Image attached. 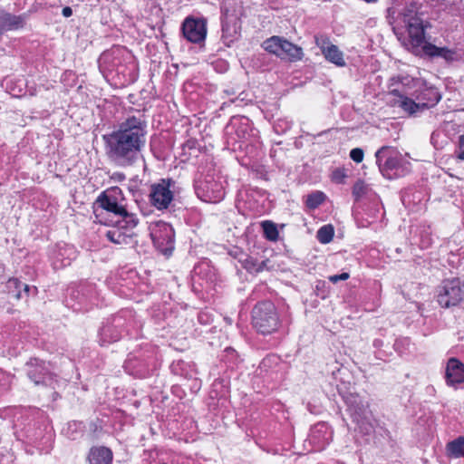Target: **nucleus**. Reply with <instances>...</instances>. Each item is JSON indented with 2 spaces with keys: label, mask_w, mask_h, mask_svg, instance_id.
Segmentation results:
<instances>
[{
  "label": "nucleus",
  "mask_w": 464,
  "mask_h": 464,
  "mask_svg": "<svg viewBox=\"0 0 464 464\" xmlns=\"http://www.w3.org/2000/svg\"><path fill=\"white\" fill-rule=\"evenodd\" d=\"M148 124L144 115L128 116L107 134L102 135L109 161L119 168L134 166L146 146Z\"/></svg>",
  "instance_id": "f257e3e1"
},
{
  "label": "nucleus",
  "mask_w": 464,
  "mask_h": 464,
  "mask_svg": "<svg viewBox=\"0 0 464 464\" xmlns=\"http://www.w3.org/2000/svg\"><path fill=\"white\" fill-rule=\"evenodd\" d=\"M426 7L418 2L409 5L403 13V21L407 25L409 50L423 59H441L446 63L459 61L460 56L456 49L437 46L427 39L426 32L432 27Z\"/></svg>",
  "instance_id": "f03ea898"
},
{
  "label": "nucleus",
  "mask_w": 464,
  "mask_h": 464,
  "mask_svg": "<svg viewBox=\"0 0 464 464\" xmlns=\"http://www.w3.org/2000/svg\"><path fill=\"white\" fill-rule=\"evenodd\" d=\"M345 377H350L346 369H338L336 372H333L337 392L345 403L353 421L362 432L368 434L373 429L369 401L356 392L354 384Z\"/></svg>",
  "instance_id": "7ed1b4c3"
},
{
  "label": "nucleus",
  "mask_w": 464,
  "mask_h": 464,
  "mask_svg": "<svg viewBox=\"0 0 464 464\" xmlns=\"http://www.w3.org/2000/svg\"><path fill=\"white\" fill-rule=\"evenodd\" d=\"M162 358L158 347L145 343L128 354L125 372L135 378L145 379L154 375L161 366Z\"/></svg>",
  "instance_id": "20e7f679"
},
{
  "label": "nucleus",
  "mask_w": 464,
  "mask_h": 464,
  "mask_svg": "<svg viewBox=\"0 0 464 464\" xmlns=\"http://www.w3.org/2000/svg\"><path fill=\"white\" fill-rule=\"evenodd\" d=\"M125 197L121 188L117 186L111 187L102 191L97 198L95 204L102 211L112 214L115 218V224L121 227L134 228L139 218L126 208Z\"/></svg>",
  "instance_id": "39448f33"
},
{
  "label": "nucleus",
  "mask_w": 464,
  "mask_h": 464,
  "mask_svg": "<svg viewBox=\"0 0 464 464\" xmlns=\"http://www.w3.org/2000/svg\"><path fill=\"white\" fill-rule=\"evenodd\" d=\"M137 324L135 312L129 308L121 309L102 323L98 331V342L102 346L116 343L124 334H129Z\"/></svg>",
  "instance_id": "423d86ee"
},
{
  "label": "nucleus",
  "mask_w": 464,
  "mask_h": 464,
  "mask_svg": "<svg viewBox=\"0 0 464 464\" xmlns=\"http://www.w3.org/2000/svg\"><path fill=\"white\" fill-rule=\"evenodd\" d=\"M198 174L194 179V190L197 197L208 203L219 202L225 196V189L220 177L216 174L212 160L205 167L199 166Z\"/></svg>",
  "instance_id": "0eeeda50"
},
{
  "label": "nucleus",
  "mask_w": 464,
  "mask_h": 464,
  "mask_svg": "<svg viewBox=\"0 0 464 464\" xmlns=\"http://www.w3.org/2000/svg\"><path fill=\"white\" fill-rule=\"evenodd\" d=\"M183 190L178 180L172 178L160 179L149 187V202L159 211L170 210L175 207V202L180 200Z\"/></svg>",
  "instance_id": "6e6552de"
},
{
  "label": "nucleus",
  "mask_w": 464,
  "mask_h": 464,
  "mask_svg": "<svg viewBox=\"0 0 464 464\" xmlns=\"http://www.w3.org/2000/svg\"><path fill=\"white\" fill-rule=\"evenodd\" d=\"M26 423L20 422L19 420L14 424L15 433L19 440H23L28 446L35 449L40 454H47L53 449V433L47 430V426L41 425L34 419L26 417Z\"/></svg>",
  "instance_id": "1a4fd4ad"
},
{
  "label": "nucleus",
  "mask_w": 464,
  "mask_h": 464,
  "mask_svg": "<svg viewBox=\"0 0 464 464\" xmlns=\"http://www.w3.org/2000/svg\"><path fill=\"white\" fill-rule=\"evenodd\" d=\"M375 159L380 173L387 179H396L411 172V163L393 147H381L375 152Z\"/></svg>",
  "instance_id": "9d476101"
},
{
  "label": "nucleus",
  "mask_w": 464,
  "mask_h": 464,
  "mask_svg": "<svg viewBox=\"0 0 464 464\" xmlns=\"http://www.w3.org/2000/svg\"><path fill=\"white\" fill-rule=\"evenodd\" d=\"M65 305L74 312H87L98 304L96 285L90 282L71 285L67 288Z\"/></svg>",
  "instance_id": "9b49d317"
},
{
  "label": "nucleus",
  "mask_w": 464,
  "mask_h": 464,
  "mask_svg": "<svg viewBox=\"0 0 464 464\" xmlns=\"http://www.w3.org/2000/svg\"><path fill=\"white\" fill-rule=\"evenodd\" d=\"M252 324L262 334L276 332L280 325V319L273 302H258L252 309Z\"/></svg>",
  "instance_id": "f8f14e48"
},
{
  "label": "nucleus",
  "mask_w": 464,
  "mask_h": 464,
  "mask_svg": "<svg viewBox=\"0 0 464 464\" xmlns=\"http://www.w3.org/2000/svg\"><path fill=\"white\" fill-rule=\"evenodd\" d=\"M436 300L442 308L459 305L464 301V280L459 277L443 279L437 287Z\"/></svg>",
  "instance_id": "ddd939ff"
},
{
  "label": "nucleus",
  "mask_w": 464,
  "mask_h": 464,
  "mask_svg": "<svg viewBox=\"0 0 464 464\" xmlns=\"http://www.w3.org/2000/svg\"><path fill=\"white\" fill-rule=\"evenodd\" d=\"M133 54L126 47L114 45L104 51L98 59L100 72L106 79H115L116 69Z\"/></svg>",
  "instance_id": "4468645a"
},
{
  "label": "nucleus",
  "mask_w": 464,
  "mask_h": 464,
  "mask_svg": "<svg viewBox=\"0 0 464 464\" xmlns=\"http://www.w3.org/2000/svg\"><path fill=\"white\" fill-rule=\"evenodd\" d=\"M154 246L162 254L172 253L175 245V232L170 224L159 220L150 226Z\"/></svg>",
  "instance_id": "2eb2a0df"
},
{
  "label": "nucleus",
  "mask_w": 464,
  "mask_h": 464,
  "mask_svg": "<svg viewBox=\"0 0 464 464\" xmlns=\"http://www.w3.org/2000/svg\"><path fill=\"white\" fill-rule=\"evenodd\" d=\"M25 372L35 385L52 386L56 382V375L52 372L50 363L38 358H31L25 363Z\"/></svg>",
  "instance_id": "dca6fc26"
},
{
  "label": "nucleus",
  "mask_w": 464,
  "mask_h": 464,
  "mask_svg": "<svg viewBox=\"0 0 464 464\" xmlns=\"http://www.w3.org/2000/svg\"><path fill=\"white\" fill-rule=\"evenodd\" d=\"M262 157L263 151L257 146L246 144L245 154H237L236 160L241 166L255 173L256 178L268 180L267 170L260 161Z\"/></svg>",
  "instance_id": "f3484780"
},
{
  "label": "nucleus",
  "mask_w": 464,
  "mask_h": 464,
  "mask_svg": "<svg viewBox=\"0 0 464 464\" xmlns=\"http://www.w3.org/2000/svg\"><path fill=\"white\" fill-rule=\"evenodd\" d=\"M183 37L189 43L200 44L207 36V20L204 17L187 16L180 27Z\"/></svg>",
  "instance_id": "a211bd4d"
},
{
  "label": "nucleus",
  "mask_w": 464,
  "mask_h": 464,
  "mask_svg": "<svg viewBox=\"0 0 464 464\" xmlns=\"http://www.w3.org/2000/svg\"><path fill=\"white\" fill-rule=\"evenodd\" d=\"M334 430L331 426L324 421L314 424L311 429L306 441L312 447L314 451L324 450L333 440Z\"/></svg>",
  "instance_id": "6ab92c4d"
},
{
  "label": "nucleus",
  "mask_w": 464,
  "mask_h": 464,
  "mask_svg": "<svg viewBox=\"0 0 464 464\" xmlns=\"http://www.w3.org/2000/svg\"><path fill=\"white\" fill-rule=\"evenodd\" d=\"M76 257V248L72 245L63 242L55 244L49 251V258L54 269H62L70 266Z\"/></svg>",
  "instance_id": "aec40b11"
},
{
  "label": "nucleus",
  "mask_w": 464,
  "mask_h": 464,
  "mask_svg": "<svg viewBox=\"0 0 464 464\" xmlns=\"http://www.w3.org/2000/svg\"><path fill=\"white\" fill-rule=\"evenodd\" d=\"M395 82H392L390 87V94L396 97L393 102V105L401 108L405 112H407L411 116L416 115L418 112H422V106L419 101L415 102L414 100L406 96L403 89L400 87H393L395 84L399 83V81H395V78L392 79Z\"/></svg>",
  "instance_id": "412c9836"
},
{
  "label": "nucleus",
  "mask_w": 464,
  "mask_h": 464,
  "mask_svg": "<svg viewBox=\"0 0 464 464\" xmlns=\"http://www.w3.org/2000/svg\"><path fill=\"white\" fill-rule=\"evenodd\" d=\"M236 128V135L239 140L234 139V152L243 153L246 151V145L251 144L248 142V138L252 136L253 129L251 128L250 120L246 117L240 115H234V129Z\"/></svg>",
  "instance_id": "4be33fe9"
},
{
  "label": "nucleus",
  "mask_w": 464,
  "mask_h": 464,
  "mask_svg": "<svg viewBox=\"0 0 464 464\" xmlns=\"http://www.w3.org/2000/svg\"><path fill=\"white\" fill-rule=\"evenodd\" d=\"M215 281V271L208 263H202L194 267L192 285L195 290H198V285L200 287L199 291H208Z\"/></svg>",
  "instance_id": "5701e85b"
},
{
  "label": "nucleus",
  "mask_w": 464,
  "mask_h": 464,
  "mask_svg": "<svg viewBox=\"0 0 464 464\" xmlns=\"http://www.w3.org/2000/svg\"><path fill=\"white\" fill-rule=\"evenodd\" d=\"M138 63L132 55L123 63L115 71V79L121 85H129L137 81L139 75Z\"/></svg>",
  "instance_id": "b1692460"
},
{
  "label": "nucleus",
  "mask_w": 464,
  "mask_h": 464,
  "mask_svg": "<svg viewBox=\"0 0 464 464\" xmlns=\"http://www.w3.org/2000/svg\"><path fill=\"white\" fill-rule=\"evenodd\" d=\"M445 381L448 386L457 388L464 382V363L458 358L448 360L445 369Z\"/></svg>",
  "instance_id": "393cba45"
},
{
  "label": "nucleus",
  "mask_w": 464,
  "mask_h": 464,
  "mask_svg": "<svg viewBox=\"0 0 464 464\" xmlns=\"http://www.w3.org/2000/svg\"><path fill=\"white\" fill-rule=\"evenodd\" d=\"M441 99V94L439 90L434 86H428L423 84L419 90L416 91V100L420 102L422 110L434 107Z\"/></svg>",
  "instance_id": "a878e982"
},
{
  "label": "nucleus",
  "mask_w": 464,
  "mask_h": 464,
  "mask_svg": "<svg viewBox=\"0 0 464 464\" xmlns=\"http://www.w3.org/2000/svg\"><path fill=\"white\" fill-rule=\"evenodd\" d=\"M89 464H112L113 452L105 446H92L87 454Z\"/></svg>",
  "instance_id": "bb28decb"
},
{
  "label": "nucleus",
  "mask_w": 464,
  "mask_h": 464,
  "mask_svg": "<svg viewBox=\"0 0 464 464\" xmlns=\"http://www.w3.org/2000/svg\"><path fill=\"white\" fill-rule=\"evenodd\" d=\"M24 14H14L4 12L0 14V32L15 31L23 28L25 24Z\"/></svg>",
  "instance_id": "cd10ccee"
},
{
  "label": "nucleus",
  "mask_w": 464,
  "mask_h": 464,
  "mask_svg": "<svg viewBox=\"0 0 464 464\" xmlns=\"http://www.w3.org/2000/svg\"><path fill=\"white\" fill-rule=\"evenodd\" d=\"M221 11V29H222V35L221 39L223 41V44L230 47L232 44V35L230 34V27H231V14H230V6L229 4H227L226 2H223L220 6Z\"/></svg>",
  "instance_id": "c85d7f7f"
},
{
  "label": "nucleus",
  "mask_w": 464,
  "mask_h": 464,
  "mask_svg": "<svg viewBox=\"0 0 464 464\" xmlns=\"http://www.w3.org/2000/svg\"><path fill=\"white\" fill-rule=\"evenodd\" d=\"M304 57L303 48L285 38L279 58L291 63L301 61Z\"/></svg>",
  "instance_id": "c756f323"
},
{
  "label": "nucleus",
  "mask_w": 464,
  "mask_h": 464,
  "mask_svg": "<svg viewBox=\"0 0 464 464\" xmlns=\"http://www.w3.org/2000/svg\"><path fill=\"white\" fill-rule=\"evenodd\" d=\"M362 212L371 219L370 222H375L384 215L382 204L377 197L364 204Z\"/></svg>",
  "instance_id": "7c9ffc66"
},
{
  "label": "nucleus",
  "mask_w": 464,
  "mask_h": 464,
  "mask_svg": "<svg viewBox=\"0 0 464 464\" xmlns=\"http://www.w3.org/2000/svg\"><path fill=\"white\" fill-rule=\"evenodd\" d=\"M445 452L450 459H464V435L449 441L446 444Z\"/></svg>",
  "instance_id": "2f4dec72"
},
{
  "label": "nucleus",
  "mask_w": 464,
  "mask_h": 464,
  "mask_svg": "<svg viewBox=\"0 0 464 464\" xmlns=\"http://www.w3.org/2000/svg\"><path fill=\"white\" fill-rule=\"evenodd\" d=\"M416 2H418L419 5H421V6H425L426 7L425 10H426V12H428L429 6H428V5H425L423 3L424 0H406L405 1V7L403 8L402 12L399 13L398 14H397V11H396V9L394 7L387 8V10H386V19H387L388 24H391V25H393L397 22V20H401L404 24L405 27L407 28V25H406V24L403 21V13L405 12L406 8L409 5H412L413 3H416Z\"/></svg>",
  "instance_id": "473e14b6"
},
{
  "label": "nucleus",
  "mask_w": 464,
  "mask_h": 464,
  "mask_svg": "<svg viewBox=\"0 0 464 464\" xmlns=\"http://www.w3.org/2000/svg\"><path fill=\"white\" fill-rule=\"evenodd\" d=\"M326 61L338 67L346 66V62L343 57V53L339 49L337 45H331L327 47L325 53H323Z\"/></svg>",
  "instance_id": "72a5a7b5"
},
{
  "label": "nucleus",
  "mask_w": 464,
  "mask_h": 464,
  "mask_svg": "<svg viewBox=\"0 0 464 464\" xmlns=\"http://www.w3.org/2000/svg\"><path fill=\"white\" fill-rule=\"evenodd\" d=\"M284 40L285 37L273 35L265 40L262 43L261 46L265 51L268 52L269 53L275 54L276 57H279L282 52Z\"/></svg>",
  "instance_id": "f704fd0d"
},
{
  "label": "nucleus",
  "mask_w": 464,
  "mask_h": 464,
  "mask_svg": "<svg viewBox=\"0 0 464 464\" xmlns=\"http://www.w3.org/2000/svg\"><path fill=\"white\" fill-rule=\"evenodd\" d=\"M263 231V237L270 241L276 242L279 238V231L277 225L272 220H263L260 223Z\"/></svg>",
  "instance_id": "c9c22d12"
},
{
  "label": "nucleus",
  "mask_w": 464,
  "mask_h": 464,
  "mask_svg": "<svg viewBox=\"0 0 464 464\" xmlns=\"http://www.w3.org/2000/svg\"><path fill=\"white\" fill-rule=\"evenodd\" d=\"M169 370L174 375L181 376L184 378L191 377V365L183 360L173 361L169 365Z\"/></svg>",
  "instance_id": "e433bc0d"
},
{
  "label": "nucleus",
  "mask_w": 464,
  "mask_h": 464,
  "mask_svg": "<svg viewBox=\"0 0 464 464\" xmlns=\"http://www.w3.org/2000/svg\"><path fill=\"white\" fill-rule=\"evenodd\" d=\"M419 246L421 249L429 248L432 243V232L430 226L421 225L418 227Z\"/></svg>",
  "instance_id": "4c0bfd02"
},
{
  "label": "nucleus",
  "mask_w": 464,
  "mask_h": 464,
  "mask_svg": "<svg viewBox=\"0 0 464 464\" xmlns=\"http://www.w3.org/2000/svg\"><path fill=\"white\" fill-rule=\"evenodd\" d=\"M116 227L110 229L106 232V237L112 243L123 244L127 242L128 236L121 229L130 230V228L121 227L115 224V221H111Z\"/></svg>",
  "instance_id": "58836bf2"
},
{
  "label": "nucleus",
  "mask_w": 464,
  "mask_h": 464,
  "mask_svg": "<svg viewBox=\"0 0 464 464\" xmlns=\"http://www.w3.org/2000/svg\"><path fill=\"white\" fill-rule=\"evenodd\" d=\"M279 361L280 358L275 354L267 355L261 361L258 366V374L263 375L265 373L266 375L269 374L270 372H274V368L279 364Z\"/></svg>",
  "instance_id": "ea45409f"
},
{
  "label": "nucleus",
  "mask_w": 464,
  "mask_h": 464,
  "mask_svg": "<svg viewBox=\"0 0 464 464\" xmlns=\"http://www.w3.org/2000/svg\"><path fill=\"white\" fill-rule=\"evenodd\" d=\"M326 199V195L319 190L314 191L306 196L305 206L309 209L319 208Z\"/></svg>",
  "instance_id": "a19ab883"
},
{
  "label": "nucleus",
  "mask_w": 464,
  "mask_h": 464,
  "mask_svg": "<svg viewBox=\"0 0 464 464\" xmlns=\"http://www.w3.org/2000/svg\"><path fill=\"white\" fill-rule=\"evenodd\" d=\"M22 286L23 282L15 277L9 278L8 281L6 282V288L8 294L17 300L24 298Z\"/></svg>",
  "instance_id": "79ce46f5"
},
{
  "label": "nucleus",
  "mask_w": 464,
  "mask_h": 464,
  "mask_svg": "<svg viewBox=\"0 0 464 464\" xmlns=\"http://www.w3.org/2000/svg\"><path fill=\"white\" fill-rule=\"evenodd\" d=\"M334 230L332 225H324L321 227L318 231L316 237L322 244H328L333 240Z\"/></svg>",
  "instance_id": "37998d69"
},
{
  "label": "nucleus",
  "mask_w": 464,
  "mask_h": 464,
  "mask_svg": "<svg viewBox=\"0 0 464 464\" xmlns=\"http://www.w3.org/2000/svg\"><path fill=\"white\" fill-rule=\"evenodd\" d=\"M411 343L408 337H401L395 340L393 343L394 351L401 356L411 353Z\"/></svg>",
  "instance_id": "c03bdc74"
},
{
  "label": "nucleus",
  "mask_w": 464,
  "mask_h": 464,
  "mask_svg": "<svg viewBox=\"0 0 464 464\" xmlns=\"http://www.w3.org/2000/svg\"><path fill=\"white\" fill-rule=\"evenodd\" d=\"M369 190V186L362 179H358L353 187V196L354 197L355 200L360 199L364 195L367 194Z\"/></svg>",
  "instance_id": "a18cd8bd"
},
{
  "label": "nucleus",
  "mask_w": 464,
  "mask_h": 464,
  "mask_svg": "<svg viewBox=\"0 0 464 464\" xmlns=\"http://www.w3.org/2000/svg\"><path fill=\"white\" fill-rule=\"evenodd\" d=\"M314 43L316 46L321 50L322 53H325L327 47L334 45L329 37L325 34H317L314 36Z\"/></svg>",
  "instance_id": "49530a36"
},
{
  "label": "nucleus",
  "mask_w": 464,
  "mask_h": 464,
  "mask_svg": "<svg viewBox=\"0 0 464 464\" xmlns=\"http://www.w3.org/2000/svg\"><path fill=\"white\" fill-rule=\"evenodd\" d=\"M346 178V171L343 168H337L332 172V180L337 184H344Z\"/></svg>",
  "instance_id": "de8ad7c7"
},
{
  "label": "nucleus",
  "mask_w": 464,
  "mask_h": 464,
  "mask_svg": "<svg viewBox=\"0 0 464 464\" xmlns=\"http://www.w3.org/2000/svg\"><path fill=\"white\" fill-rule=\"evenodd\" d=\"M292 122L287 120H278L274 124V130L277 134H284L286 130H290Z\"/></svg>",
  "instance_id": "09e8293b"
},
{
  "label": "nucleus",
  "mask_w": 464,
  "mask_h": 464,
  "mask_svg": "<svg viewBox=\"0 0 464 464\" xmlns=\"http://www.w3.org/2000/svg\"><path fill=\"white\" fill-rule=\"evenodd\" d=\"M11 388V379L6 373L0 372V395L7 392Z\"/></svg>",
  "instance_id": "8fccbe9b"
},
{
  "label": "nucleus",
  "mask_w": 464,
  "mask_h": 464,
  "mask_svg": "<svg viewBox=\"0 0 464 464\" xmlns=\"http://www.w3.org/2000/svg\"><path fill=\"white\" fill-rule=\"evenodd\" d=\"M371 219L366 218V216L362 212H358L355 214V221L359 227H368L373 222H370Z\"/></svg>",
  "instance_id": "3c124183"
},
{
  "label": "nucleus",
  "mask_w": 464,
  "mask_h": 464,
  "mask_svg": "<svg viewBox=\"0 0 464 464\" xmlns=\"http://www.w3.org/2000/svg\"><path fill=\"white\" fill-rule=\"evenodd\" d=\"M375 357L379 360L387 361L389 357L392 354L390 347H384L379 350L374 351Z\"/></svg>",
  "instance_id": "603ef678"
},
{
  "label": "nucleus",
  "mask_w": 464,
  "mask_h": 464,
  "mask_svg": "<svg viewBox=\"0 0 464 464\" xmlns=\"http://www.w3.org/2000/svg\"><path fill=\"white\" fill-rule=\"evenodd\" d=\"M212 64L214 69L218 72H225L229 69V63L225 60L218 59L213 62Z\"/></svg>",
  "instance_id": "864d4df0"
},
{
  "label": "nucleus",
  "mask_w": 464,
  "mask_h": 464,
  "mask_svg": "<svg viewBox=\"0 0 464 464\" xmlns=\"http://www.w3.org/2000/svg\"><path fill=\"white\" fill-rule=\"evenodd\" d=\"M364 152L361 148H354L350 151V158L356 163L362 161Z\"/></svg>",
  "instance_id": "5fc2aeb1"
},
{
  "label": "nucleus",
  "mask_w": 464,
  "mask_h": 464,
  "mask_svg": "<svg viewBox=\"0 0 464 464\" xmlns=\"http://www.w3.org/2000/svg\"><path fill=\"white\" fill-rule=\"evenodd\" d=\"M441 138V134L437 131H433L430 135V143L437 150L441 149L443 147L442 142H440V139Z\"/></svg>",
  "instance_id": "6e6d98bb"
},
{
  "label": "nucleus",
  "mask_w": 464,
  "mask_h": 464,
  "mask_svg": "<svg viewBox=\"0 0 464 464\" xmlns=\"http://www.w3.org/2000/svg\"><path fill=\"white\" fill-rule=\"evenodd\" d=\"M456 154L458 159L464 160V133L459 137V146Z\"/></svg>",
  "instance_id": "4d7b16f0"
},
{
  "label": "nucleus",
  "mask_w": 464,
  "mask_h": 464,
  "mask_svg": "<svg viewBox=\"0 0 464 464\" xmlns=\"http://www.w3.org/2000/svg\"><path fill=\"white\" fill-rule=\"evenodd\" d=\"M14 456L12 453L0 452V464H14Z\"/></svg>",
  "instance_id": "13d9d810"
},
{
  "label": "nucleus",
  "mask_w": 464,
  "mask_h": 464,
  "mask_svg": "<svg viewBox=\"0 0 464 464\" xmlns=\"http://www.w3.org/2000/svg\"><path fill=\"white\" fill-rule=\"evenodd\" d=\"M349 277H350L349 273L343 272V273L338 274V275L330 276H329V281L334 283V284H335V283H337L339 281L347 280Z\"/></svg>",
  "instance_id": "bf43d9fd"
},
{
  "label": "nucleus",
  "mask_w": 464,
  "mask_h": 464,
  "mask_svg": "<svg viewBox=\"0 0 464 464\" xmlns=\"http://www.w3.org/2000/svg\"><path fill=\"white\" fill-rule=\"evenodd\" d=\"M325 286V283L323 282V281H319L316 285V295L318 296H321L322 298H324L326 296V294L324 293V291H323V288H324Z\"/></svg>",
  "instance_id": "052dcab7"
},
{
  "label": "nucleus",
  "mask_w": 464,
  "mask_h": 464,
  "mask_svg": "<svg viewBox=\"0 0 464 464\" xmlns=\"http://www.w3.org/2000/svg\"><path fill=\"white\" fill-rule=\"evenodd\" d=\"M31 291H34L36 293L37 288L35 286L30 287L28 285L23 283L22 292H23L24 297L29 296Z\"/></svg>",
  "instance_id": "680f3d73"
},
{
  "label": "nucleus",
  "mask_w": 464,
  "mask_h": 464,
  "mask_svg": "<svg viewBox=\"0 0 464 464\" xmlns=\"http://www.w3.org/2000/svg\"><path fill=\"white\" fill-rule=\"evenodd\" d=\"M388 345L389 344L385 345L383 340L379 338L374 339L372 342V346L374 347L375 350H379L384 347L388 348Z\"/></svg>",
  "instance_id": "e2e57ef3"
},
{
  "label": "nucleus",
  "mask_w": 464,
  "mask_h": 464,
  "mask_svg": "<svg viewBox=\"0 0 464 464\" xmlns=\"http://www.w3.org/2000/svg\"><path fill=\"white\" fill-rule=\"evenodd\" d=\"M62 14L64 17H70L72 14V9L70 6H65L62 10Z\"/></svg>",
  "instance_id": "0e129e2a"
},
{
  "label": "nucleus",
  "mask_w": 464,
  "mask_h": 464,
  "mask_svg": "<svg viewBox=\"0 0 464 464\" xmlns=\"http://www.w3.org/2000/svg\"><path fill=\"white\" fill-rule=\"evenodd\" d=\"M255 264L253 263V261H249V260H246L245 261V264H244V267L247 270V271H253L255 268Z\"/></svg>",
  "instance_id": "69168bd1"
},
{
  "label": "nucleus",
  "mask_w": 464,
  "mask_h": 464,
  "mask_svg": "<svg viewBox=\"0 0 464 464\" xmlns=\"http://www.w3.org/2000/svg\"><path fill=\"white\" fill-rule=\"evenodd\" d=\"M243 307L240 308L238 312V322H237V327H240L241 321H243L244 316L246 317V314H244Z\"/></svg>",
  "instance_id": "338daca9"
},
{
  "label": "nucleus",
  "mask_w": 464,
  "mask_h": 464,
  "mask_svg": "<svg viewBox=\"0 0 464 464\" xmlns=\"http://www.w3.org/2000/svg\"><path fill=\"white\" fill-rule=\"evenodd\" d=\"M408 198H409V194L408 192H405L402 196H401V200L403 202V204H405L408 200Z\"/></svg>",
  "instance_id": "774afa93"
}]
</instances>
